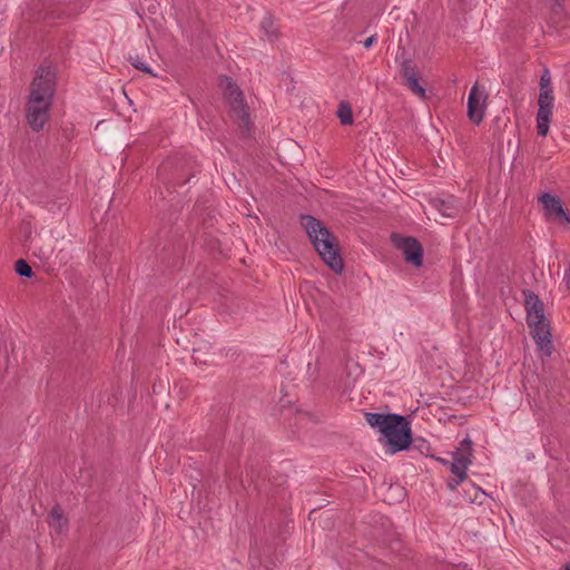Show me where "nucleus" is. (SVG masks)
Instances as JSON below:
<instances>
[{"label":"nucleus","mask_w":570,"mask_h":570,"mask_svg":"<svg viewBox=\"0 0 570 570\" xmlns=\"http://www.w3.org/2000/svg\"><path fill=\"white\" fill-rule=\"evenodd\" d=\"M56 90V73L50 67H40L31 83L27 102V120L35 131L43 128Z\"/></svg>","instance_id":"nucleus-1"},{"label":"nucleus","mask_w":570,"mask_h":570,"mask_svg":"<svg viewBox=\"0 0 570 570\" xmlns=\"http://www.w3.org/2000/svg\"><path fill=\"white\" fill-rule=\"evenodd\" d=\"M370 426L377 429L389 449L386 453L394 454L406 450L412 443V431L407 419L400 414L365 413Z\"/></svg>","instance_id":"nucleus-2"},{"label":"nucleus","mask_w":570,"mask_h":570,"mask_svg":"<svg viewBox=\"0 0 570 570\" xmlns=\"http://www.w3.org/2000/svg\"><path fill=\"white\" fill-rule=\"evenodd\" d=\"M301 224L323 262L333 272L342 273L344 265L336 237L331 234L321 220L311 215H302Z\"/></svg>","instance_id":"nucleus-3"},{"label":"nucleus","mask_w":570,"mask_h":570,"mask_svg":"<svg viewBox=\"0 0 570 570\" xmlns=\"http://www.w3.org/2000/svg\"><path fill=\"white\" fill-rule=\"evenodd\" d=\"M553 101L554 97L551 86V76L549 70L544 69L540 77V94L538 99L539 110L537 114L538 135L541 137H546L549 131Z\"/></svg>","instance_id":"nucleus-4"},{"label":"nucleus","mask_w":570,"mask_h":570,"mask_svg":"<svg viewBox=\"0 0 570 570\" xmlns=\"http://www.w3.org/2000/svg\"><path fill=\"white\" fill-rule=\"evenodd\" d=\"M451 454L450 471L455 478L450 479L446 484L451 491H454L468 476L466 470L472 463V441L469 438L463 439L460 446Z\"/></svg>","instance_id":"nucleus-5"},{"label":"nucleus","mask_w":570,"mask_h":570,"mask_svg":"<svg viewBox=\"0 0 570 570\" xmlns=\"http://www.w3.org/2000/svg\"><path fill=\"white\" fill-rule=\"evenodd\" d=\"M222 85L224 86V96L228 101L230 110L238 121L239 127L245 130H249V114L248 108L244 101L242 90L229 77H223Z\"/></svg>","instance_id":"nucleus-6"},{"label":"nucleus","mask_w":570,"mask_h":570,"mask_svg":"<svg viewBox=\"0 0 570 570\" xmlns=\"http://www.w3.org/2000/svg\"><path fill=\"white\" fill-rule=\"evenodd\" d=\"M487 98V92L478 83L472 86L468 97V117L475 125L483 120Z\"/></svg>","instance_id":"nucleus-7"},{"label":"nucleus","mask_w":570,"mask_h":570,"mask_svg":"<svg viewBox=\"0 0 570 570\" xmlns=\"http://www.w3.org/2000/svg\"><path fill=\"white\" fill-rule=\"evenodd\" d=\"M528 326L530 328V334L540 351H542L546 356H551L553 350L551 341L552 335L547 320L540 321L539 323L532 322L528 324Z\"/></svg>","instance_id":"nucleus-8"},{"label":"nucleus","mask_w":570,"mask_h":570,"mask_svg":"<svg viewBox=\"0 0 570 570\" xmlns=\"http://www.w3.org/2000/svg\"><path fill=\"white\" fill-rule=\"evenodd\" d=\"M396 246L403 252L404 259L415 267L423 264V248L414 237H400L395 239Z\"/></svg>","instance_id":"nucleus-9"},{"label":"nucleus","mask_w":570,"mask_h":570,"mask_svg":"<svg viewBox=\"0 0 570 570\" xmlns=\"http://www.w3.org/2000/svg\"><path fill=\"white\" fill-rule=\"evenodd\" d=\"M524 307L527 311V323H539L546 320L544 306L538 295L531 291H524Z\"/></svg>","instance_id":"nucleus-10"},{"label":"nucleus","mask_w":570,"mask_h":570,"mask_svg":"<svg viewBox=\"0 0 570 570\" xmlns=\"http://www.w3.org/2000/svg\"><path fill=\"white\" fill-rule=\"evenodd\" d=\"M56 240L51 237H37L31 240L32 254L41 262L47 263L55 253Z\"/></svg>","instance_id":"nucleus-11"},{"label":"nucleus","mask_w":570,"mask_h":570,"mask_svg":"<svg viewBox=\"0 0 570 570\" xmlns=\"http://www.w3.org/2000/svg\"><path fill=\"white\" fill-rule=\"evenodd\" d=\"M431 205L443 216L446 218H455L462 212V206L459 204L458 199L453 196L443 198H434L431 200Z\"/></svg>","instance_id":"nucleus-12"},{"label":"nucleus","mask_w":570,"mask_h":570,"mask_svg":"<svg viewBox=\"0 0 570 570\" xmlns=\"http://www.w3.org/2000/svg\"><path fill=\"white\" fill-rule=\"evenodd\" d=\"M540 200L549 215H553L557 218H562L566 222L570 220L568 214L562 207L561 200L557 196L551 194H543Z\"/></svg>","instance_id":"nucleus-13"},{"label":"nucleus","mask_w":570,"mask_h":570,"mask_svg":"<svg viewBox=\"0 0 570 570\" xmlns=\"http://www.w3.org/2000/svg\"><path fill=\"white\" fill-rule=\"evenodd\" d=\"M48 523L51 530H53L57 534L62 533L67 528V519L63 515V511L59 505H56L51 509L48 515Z\"/></svg>","instance_id":"nucleus-14"},{"label":"nucleus","mask_w":570,"mask_h":570,"mask_svg":"<svg viewBox=\"0 0 570 570\" xmlns=\"http://www.w3.org/2000/svg\"><path fill=\"white\" fill-rule=\"evenodd\" d=\"M261 29L269 42H274L278 38V28L274 19L268 14L265 16L261 22Z\"/></svg>","instance_id":"nucleus-15"},{"label":"nucleus","mask_w":570,"mask_h":570,"mask_svg":"<svg viewBox=\"0 0 570 570\" xmlns=\"http://www.w3.org/2000/svg\"><path fill=\"white\" fill-rule=\"evenodd\" d=\"M337 117L342 125H351L353 122V111L351 106L342 101L338 106Z\"/></svg>","instance_id":"nucleus-16"},{"label":"nucleus","mask_w":570,"mask_h":570,"mask_svg":"<svg viewBox=\"0 0 570 570\" xmlns=\"http://www.w3.org/2000/svg\"><path fill=\"white\" fill-rule=\"evenodd\" d=\"M405 85L414 95L425 98V89L419 83V75L405 80Z\"/></svg>","instance_id":"nucleus-17"},{"label":"nucleus","mask_w":570,"mask_h":570,"mask_svg":"<svg viewBox=\"0 0 570 570\" xmlns=\"http://www.w3.org/2000/svg\"><path fill=\"white\" fill-rule=\"evenodd\" d=\"M401 75L405 80L410 79L411 77H415L419 75L416 66L411 60H405L402 63L401 67Z\"/></svg>","instance_id":"nucleus-18"},{"label":"nucleus","mask_w":570,"mask_h":570,"mask_svg":"<svg viewBox=\"0 0 570 570\" xmlns=\"http://www.w3.org/2000/svg\"><path fill=\"white\" fill-rule=\"evenodd\" d=\"M14 271L18 275L30 278L33 275L31 266L24 259L16 262Z\"/></svg>","instance_id":"nucleus-19"},{"label":"nucleus","mask_w":570,"mask_h":570,"mask_svg":"<svg viewBox=\"0 0 570 570\" xmlns=\"http://www.w3.org/2000/svg\"><path fill=\"white\" fill-rule=\"evenodd\" d=\"M550 11L556 16H561L564 8V0H547Z\"/></svg>","instance_id":"nucleus-20"},{"label":"nucleus","mask_w":570,"mask_h":570,"mask_svg":"<svg viewBox=\"0 0 570 570\" xmlns=\"http://www.w3.org/2000/svg\"><path fill=\"white\" fill-rule=\"evenodd\" d=\"M132 66L136 69L141 70L144 72L153 73L150 68L144 61H141L138 57L132 61Z\"/></svg>","instance_id":"nucleus-21"},{"label":"nucleus","mask_w":570,"mask_h":570,"mask_svg":"<svg viewBox=\"0 0 570 570\" xmlns=\"http://www.w3.org/2000/svg\"><path fill=\"white\" fill-rule=\"evenodd\" d=\"M376 41V36L375 35H372L371 37H368L365 41H364V47L365 48H371L372 45Z\"/></svg>","instance_id":"nucleus-22"},{"label":"nucleus","mask_w":570,"mask_h":570,"mask_svg":"<svg viewBox=\"0 0 570 570\" xmlns=\"http://www.w3.org/2000/svg\"><path fill=\"white\" fill-rule=\"evenodd\" d=\"M438 460H439L442 464H444V465H449V468L451 466V462H450L449 460H446V459H440V458H439Z\"/></svg>","instance_id":"nucleus-23"},{"label":"nucleus","mask_w":570,"mask_h":570,"mask_svg":"<svg viewBox=\"0 0 570 570\" xmlns=\"http://www.w3.org/2000/svg\"><path fill=\"white\" fill-rule=\"evenodd\" d=\"M564 569H566V570H570V563H567V564L564 566Z\"/></svg>","instance_id":"nucleus-24"}]
</instances>
